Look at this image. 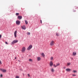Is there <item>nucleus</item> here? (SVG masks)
<instances>
[{"mask_svg": "<svg viewBox=\"0 0 78 78\" xmlns=\"http://www.w3.org/2000/svg\"><path fill=\"white\" fill-rule=\"evenodd\" d=\"M26 50V48L25 47H23L22 48V50L21 51L23 53H24L25 51V50Z\"/></svg>", "mask_w": 78, "mask_h": 78, "instance_id": "1", "label": "nucleus"}, {"mask_svg": "<svg viewBox=\"0 0 78 78\" xmlns=\"http://www.w3.org/2000/svg\"><path fill=\"white\" fill-rule=\"evenodd\" d=\"M18 42V40H14L12 43V44H16V43H17Z\"/></svg>", "mask_w": 78, "mask_h": 78, "instance_id": "2", "label": "nucleus"}, {"mask_svg": "<svg viewBox=\"0 0 78 78\" xmlns=\"http://www.w3.org/2000/svg\"><path fill=\"white\" fill-rule=\"evenodd\" d=\"M50 45L51 46H53V45H55V42L54 41H51L50 42Z\"/></svg>", "mask_w": 78, "mask_h": 78, "instance_id": "3", "label": "nucleus"}, {"mask_svg": "<svg viewBox=\"0 0 78 78\" xmlns=\"http://www.w3.org/2000/svg\"><path fill=\"white\" fill-rule=\"evenodd\" d=\"M32 47H33V46H32V45H30L28 48H27V50H30V49H31V48H32Z\"/></svg>", "mask_w": 78, "mask_h": 78, "instance_id": "4", "label": "nucleus"}, {"mask_svg": "<svg viewBox=\"0 0 78 78\" xmlns=\"http://www.w3.org/2000/svg\"><path fill=\"white\" fill-rule=\"evenodd\" d=\"M0 70L4 73H5V72H6V69H0Z\"/></svg>", "mask_w": 78, "mask_h": 78, "instance_id": "5", "label": "nucleus"}, {"mask_svg": "<svg viewBox=\"0 0 78 78\" xmlns=\"http://www.w3.org/2000/svg\"><path fill=\"white\" fill-rule=\"evenodd\" d=\"M16 23L17 24V25H19L20 24V21L17 20L16 21Z\"/></svg>", "mask_w": 78, "mask_h": 78, "instance_id": "6", "label": "nucleus"}, {"mask_svg": "<svg viewBox=\"0 0 78 78\" xmlns=\"http://www.w3.org/2000/svg\"><path fill=\"white\" fill-rule=\"evenodd\" d=\"M14 36L15 37H17V35H16V34H17V31L16 30L15 31L14 33Z\"/></svg>", "mask_w": 78, "mask_h": 78, "instance_id": "7", "label": "nucleus"}, {"mask_svg": "<svg viewBox=\"0 0 78 78\" xmlns=\"http://www.w3.org/2000/svg\"><path fill=\"white\" fill-rule=\"evenodd\" d=\"M18 18L19 19H20V20L22 19V16H18Z\"/></svg>", "mask_w": 78, "mask_h": 78, "instance_id": "8", "label": "nucleus"}, {"mask_svg": "<svg viewBox=\"0 0 78 78\" xmlns=\"http://www.w3.org/2000/svg\"><path fill=\"white\" fill-rule=\"evenodd\" d=\"M22 28L23 30H25L26 29V28L25 27V26H23L21 27Z\"/></svg>", "mask_w": 78, "mask_h": 78, "instance_id": "9", "label": "nucleus"}, {"mask_svg": "<svg viewBox=\"0 0 78 78\" xmlns=\"http://www.w3.org/2000/svg\"><path fill=\"white\" fill-rule=\"evenodd\" d=\"M37 61H40V60H41V57H37Z\"/></svg>", "mask_w": 78, "mask_h": 78, "instance_id": "10", "label": "nucleus"}, {"mask_svg": "<svg viewBox=\"0 0 78 78\" xmlns=\"http://www.w3.org/2000/svg\"><path fill=\"white\" fill-rule=\"evenodd\" d=\"M53 62H51L50 63V66H53Z\"/></svg>", "mask_w": 78, "mask_h": 78, "instance_id": "11", "label": "nucleus"}, {"mask_svg": "<svg viewBox=\"0 0 78 78\" xmlns=\"http://www.w3.org/2000/svg\"><path fill=\"white\" fill-rule=\"evenodd\" d=\"M76 55V52H73V56H75V55Z\"/></svg>", "mask_w": 78, "mask_h": 78, "instance_id": "12", "label": "nucleus"}, {"mask_svg": "<svg viewBox=\"0 0 78 78\" xmlns=\"http://www.w3.org/2000/svg\"><path fill=\"white\" fill-rule=\"evenodd\" d=\"M66 71L69 72V71H71V69H66Z\"/></svg>", "mask_w": 78, "mask_h": 78, "instance_id": "13", "label": "nucleus"}, {"mask_svg": "<svg viewBox=\"0 0 78 78\" xmlns=\"http://www.w3.org/2000/svg\"><path fill=\"white\" fill-rule=\"evenodd\" d=\"M41 55L42 56H43V57H44V56H45V55H44V53H42L41 54Z\"/></svg>", "mask_w": 78, "mask_h": 78, "instance_id": "14", "label": "nucleus"}, {"mask_svg": "<svg viewBox=\"0 0 78 78\" xmlns=\"http://www.w3.org/2000/svg\"><path fill=\"white\" fill-rule=\"evenodd\" d=\"M51 71L52 72H54V69H53V68H52L51 69Z\"/></svg>", "mask_w": 78, "mask_h": 78, "instance_id": "15", "label": "nucleus"}, {"mask_svg": "<svg viewBox=\"0 0 78 78\" xmlns=\"http://www.w3.org/2000/svg\"><path fill=\"white\" fill-rule=\"evenodd\" d=\"M56 35L57 36H59V34L58 33H56Z\"/></svg>", "mask_w": 78, "mask_h": 78, "instance_id": "16", "label": "nucleus"}, {"mask_svg": "<svg viewBox=\"0 0 78 78\" xmlns=\"http://www.w3.org/2000/svg\"><path fill=\"white\" fill-rule=\"evenodd\" d=\"M59 65H60V64L59 63H58L56 64V66L57 67V66H59Z\"/></svg>", "mask_w": 78, "mask_h": 78, "instance_id": "17", "label": "nucleus"}, {"mask_svg": "<svg viewBox=\"0 0 78 78\" xmlns=\"http://www.w3.org/2000/svg\"><path fill=\"white\" fill-rule=\"evenodd\" d=\"M25 22L26 24H28V21H27L25 20Z\"/></svg>", "mask_w": 78, "mask_h": 78, "instance_id": "18", "label": "nucleus"}, {"mask_svg": "<svg viewBox=\"0 0 78 78\" xmlns=\"http://www.w3.org/2000/svg\"><path fill=\"white\" fill-rule=\"evenodd\" d=\"M29 61L30 62H32V61H33V60L30 59H29Z\"/></svg>", "mask_w": 78, "mask_h": 78, "instance_id": "19", "label": "nucleus"}, {"mask_svg": "<svg viewBox=\"0 0 78 78\" xmlns=\"http://www.w3.org/2000/svg\"><path fill=\"white\" fill-rule=\"evenodd\" d=\"M73 72L74 73H76L77 72V71H76V70H73Z\"/></svg>", "mask_w": 78, "mask_h": 78, "instance_id": "20", "label": "nucleus"}, {"mask_svg": "<svg viewBox=\"0 0 78 78\" xmlns=\"http://www.w3.org/2000/svg\"><path fill=\"white\" fill-rule=\"evenodd\" d=\"M67 66H70V63H68L67 64Z\"/></svg>", "mask_w": 78, "mask_h": 78, "instance_id": "21", "label": "nucleus"}, {"mask_svg": "<svg viewBox=\"0 0 78 78\" xmlns=\"http://www.w3.org/2000/svg\"><path fill=\"white\" fill-rule=\"evenodd\" d=\"M16 16H18V15H19V13H16Z\"/></svg>", "mask_w": 78, "mask_h": 78, "instance_id": "22", "label": "nucleus"}, {"mask_svg": "<svg viewBox=\"0 0 78 78\" xmlns=\"http://www.w3.org/2000/svg\"><path fill=\"white\" fill-rule=\"evenodd\" d=\"M51 60H53V57H51Z\"/></svg>", "mask_w": 78, "mask_h": 78, "instance_id": "23", "label": "nucleus"}, {"mask_svg": "<svg viewBox=\"0 0 78 78\" xmlns=\"http://www.w3.org/2000/svg\"><path fill=\"white\" fill-rule=\"evenodd\" d=\"M27 34H28V35H30V32H28L27 33Z\"/></svg>", "mask_w": 78, "mask_h": 78, "instance_id": "24", "label": "nucleus"}, {"mask_svg": "<svg viewBox=\"0 0 78 78\" xmlns=\"http://www.w3.org/2000/svg\"><path fill=\"white\" fill-rule=\"evenodd\" d=\"M73 76H76V74H73Z\"/></svg>", "mask_w": 78, "mask_h": 78, "instance_id": "25", "label": "nucleus"}, {"mask_svg": "<svg viewBox=\"0 0 78 78\" xmlns=\"http://www.w3.org/2000/svg\"><path fill=\"white\" fill-rule=\"evenodd\" d=\"M16 78H19V76H16Z\"/></svg>", "mask_w": 78, "mask_h": 78, "instance_id": "26", "label": "nucleus"}, {"mask_svg": "<svg viewBox=\"0 0 78 78\" xmlns=\"http://www.w3.org/2000/svg\"><path fill=\"white\" fill-rule=\"evenodd\" d=\"M5 44H7V45H8V42H7L6 41H5Z\"/></svg>", "mask_w": 78, "mask_h": 78, "instance_id": "27", "label": "nucleus"}, {"mask_svg": "<svg viewBox=\"0 0 78 78\" xmlns=\"http://www.w3.org/2000/svg\"><path fill=\"white\" fill-rule=\"evenodd\" d=\"M54 67H56L57 66L56 65H55V64H54Z\"/></svg>", "mask_w": 78, "mask_h": 78, "instance_id": "28", "label": "nucleus"}, {"mask_svg": "<svg viewBox=\"0 0 78 78\" xmlns=\"http://www.w3.org/2000/svg\"><path fill=\"white\" fill-rule=\"evenodd\" d=\"M2 38V35H0V39Z\"/></svg>", "mask_w": 78, "mask_h": 78, "instance_id": "29", "label": "nucleus"}, {"mask_svg": "<svg viewBox=\"0 0 78 78\" xmlns=\"http://www.w3.org/2000/svg\"><path fill=\"white\" fill-rule=\"evenodd\" d=\"M66 68V67L65 66H64V67H63V69H65Z\"/></svg>", "mask_w": 78, "mask_h": 78, "instance_id": "30", "label": "nucleus"}, {"mask_svg": "<svg viewBox=\"0 0 78 78\" xmlns=\"http://www.w3.org/2000/svg\"><path fill=\"white\" fill-rule=\"evenodd\" d=\"M0 76L1 77H2L3 76V75H2V74H1Z\"/></svg>", "mask_w": 78, "mask_h": 78, "instance_id": "31", "label": "nucleus"}, {"mask_svg": "<svg viewBox=\"0 0 78 78\" xmlns=\"http://www.w3.org/2000/svg\"><path fill=\"white\" fill-rule=\"evenodd\" d=\"M28 76H29V77L30 76V74H28Z\"/></svg>", "mask_w": 78, "mask_h": 78, "instance_id": "32", "label": "nucleus"}, {"mask_svg": "<svg viewBox=\"0 0 78 78\" xmlns=\"http://www.w3.org/2000/svg\"><path fill=\"white\" fill-rule=\"evenodd\" d=\"M41 23H42V20H41Z\"/></svg>", "mask_w": 78, "mask_h": 78, "instance_id": "33", "label": "nucleus"}, {"mask_svg": "<svg viewBox=\"0 0 78 78\" xmlns=\"http://www.w3.org/2000/svg\"><path fill=\"white\" fill-rule=\"evenodd\" d=\"M0 63L1 64H2V62H1V61L0 60Z\"/></svg>", "mask_w": 78, "mask_h": 78, "instance_id": "34", "label": "nucleus"}, {"mask_svg": "<svg viewBox=\"0 0 78 78\" xmlns=\"http://www.w3.org/2000/svg\"><path fill=\"white\" fill-rule=\"evenodd\" d=\"M16 58H16V57H15V59H16Z\"/></svg>", "mask_w": 78, "mask_h": 78, "instance_id": "35", "label": "nucleus"}, {"mask_svg": "<svg viewBox=\"0 0 78 78\" xmlns=\"http://www.w3.org/2000/svg\"><path fill=\"white\" fill-rule=\"evenodd\" d=\"M72 59H73V58H72Z\"/></svg>", "mask_w": 78, "mask_h": 78, "instance_id": "36", "label": "nucleus"}, {"mask_svg": "<svg viewBox=\"0 0 78 78\" xmlns=\"http://www.w3.org/2000/svg\"><path fill=\"white\" fill-rule=\"evenodd\" d=\"M23 75H24V74H23Z\"/></svg>", "mask_w": 78, "mask_h": 78, "instance_id": "37", "label": "nucleus"}]
</instances>
